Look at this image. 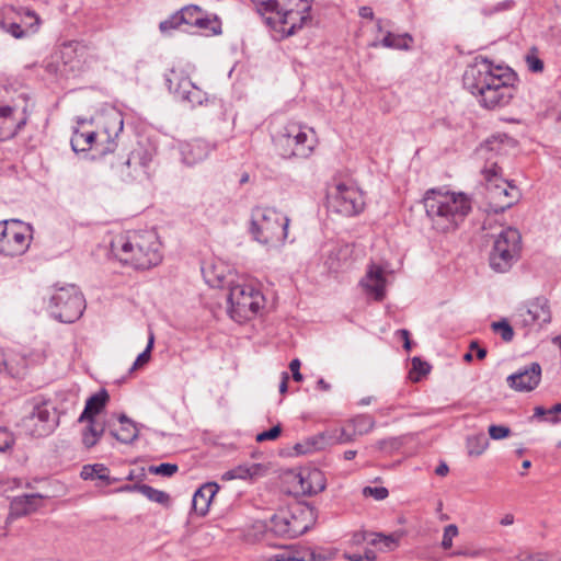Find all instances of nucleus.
I'll use <instances>...</instances> for the list:
<instances>
[{
	"mask_svg": "<svg viewBox=\"0 0 561 561\" xmlns=\"http://www.w3.org/2000/svg\"><path fill=\"white\" fill-rule=\"evenodd\" d=\"M285 560H293V561H321V557L316 554L312 550L304 549L300 551H296L293 556H275V559L271 561H285Z\"/></svg>",
	"mask_w": 561,
	"mask_h": 561,
	"instance_id": "obj_38",
	"label": "nucleus"
},
{
	"mask_svg": "<svg viewBox=\"0 0 561 561\" xmlns=\"http://www.w3.org/2000/svg\"><path fill=\"white\" fill-rule=\"evenodd\" d=\"M313 510L304 504H294L279 510L271 518V530L277 536L289 538L305 534L313 524Z\"/></svg>",
	"mask_w": 561,
	"mask_h": 561,
	"instance_id": "obj_7",
	"label": "nucleus"
},
{
	"mask_svg": "<svg viewBox=\"0 0 561 561\" xmlns=\"http://www.w3.org/2000/svg\"><path fill=\"white\" fill-rule=\"evenodd\" d=\"M264 467L261 463L239 465L222 474V480L230 481L234 479H251L263 472Z\"/></svg>",
	"mask_w": 561,
	"mask_h": 561,
	"instance_id": "obj_29",
	"label": "nucleus"
},
{
	"mask_svg": "<svg viewBox=\"0 0 561 561\" xmlns=\"http://www.w3.org/2000/svg\"><path fill=\"white\" fill-rule=\"evenodd\" d=\"M431 370V366L427 362L422 360L420 357L412 358V368L409 373V378L412 381H419L421 377L427 375Z\"/></svg>",
	"mask_w": 561,
	"mask_h": 561,
	"instance_id": "obj_37",
	"label": "nucleus"
},
{
	"mask_svg": "<svg viewBox=\"0 0 561 561\" xmlns=\"http://www.w3.org/2000/svg\"><path fill=\"white\" fill-rule=\"evenodd\" d=\"M403 340V347L405 351L411 350L410 332L405 329H400L397 332Z\"/></svg>",
	"mask_w": 561,
	"mask_h": 561,
	"instance_id": "obj_55",
	"label": "nucleus"
},
{
	"mask_svg": "<svg viewBox=\"0 0 561 561\" xmlns=\"http://www.w3.org/2000/svg\"><path fill=\"white\" fill-rule=\"evenodd\" d=\"M359 16L363 18V19H370L373 20L374 19V11L370 7H362L359 8Z\"/></svg>",
	"mask_w": 561,
	"mask_h": 561,
	"instance_id": "obj_56",
	"label": "nucleus"
},
{
	"mask_svg": "<svg viewBox=\"0 0 561 561\" xmlns=\"http://www.w3.org/2000/svg\"><path fill=\"white\" fill-rule=\"evenodd\" d=\"M515 73L507 67L495 66L476 57L462 77L463 87L478 99L481 106L494 110L507 105L514 96Z\"/></svg>",
	"mask_w": 561,
	"mask_h": 561,
	"instance_id": "obj_1",
	"label": "nucleus"
},
{
	"mask_svg": "<svg viewBox=\"0 0 561 561\" xmlns=\"http://www.w3.org/2000/svg\"><path fill=\"white\" fill-rule=\"evenodd\" d=\"M489 435L492 439L499 440L510 436L511 430L504 425H490L489 426Z\"/></svg>",
	"mask_w": 561,
	"mask_h": 561,
	"instance_id": "obj_50",
	"label": "nucleus"
},
{
	"mask_svg": "<svg viewBox=\"0 0 561 561\" xmlns=\"http://www.w3.org/2000/svg\"><path fill=\"white\" fill-rule=\"evenodd\" d=\"M289 219L270 207H255L251 213L250 232L254 240L266 245L283 243L287 238Z\"/></svg>",
	"mask_w": 561,
	"mask_h": 561,
	"instance_id": "obj_6",
	"label": "nucleus"
},
{
	"mask_svg": "<svg viewBox=\"0 0 561 561\" xmlns=\"http://www.w3.org/2000/svg\"><path fill=\"white\" fill-rule=\"evenodd\" d=\"M525 61L531 72H541L543 70V61L539 58L537 47H531L525 56Z\"/></svg>",
	"mask_w": 561,
	"mask_h": 561,
	"instance_id": "obj_39",
	"label": "nucleus"
},
{
	"mask_svg": "<svg viewBox=\"0 0 561 561\" xmlns=\"http://www.w3.org/2000/svg\"><path fill=\"white\" fill-rule=\"evenodd\" d=\"M329 192L328 202L333 211L347 217L363 211L365 207L364 195L355 185L337 183Z\"/></svg>",
	"mask_w": 561,
	"mask_h": 561,
	"instance_id": "obj_11",
	"label": "nucleus"
},
{
	"mask_svg": "<svg viewBox=\"0 0 561 561\" xmlns=\"http://www.w3.org/2000/svg\"><path fill=\"white\" fill-rule=\"evenodd\" d=\"M264 296L250 284H236L230 287L228 302L229 312L237 321L253 318L264 306Z\"/></svg>",
	"mask_w": 561,
	"mask_h": 561,
	"instance_id": "obj_10",
	"label": "nucleus"
},
{
	"mask_svg": "<svg viewBox=\"0 0 561 561\" xmlns=\"http://www.w3.org/2000/svg\"><path fill=\"white\" fill-rule=\"evenodd\" d=\"M181 14V19L183 24H187L191 26H195V24L201 23L203 11L197 5H187L179 11Z\"/></svg>",
	"mask_w": 561,
	"mask_h": 561,
	"instance_id": "obj_36",
	"label": "nucleus"
},
{
	"mask_svg": "<svg viewBox=\"0 0 561 561\" xmlns=\"http://www.w3.org/2000/svg\"><path fill=\"white\" fill-rule=\"evenodd\" d=\"M523 322L525 325H542L551 321V310L547 298L536 297L527 304L525 314H523Z\"/></svg>",
	"mask_w": 561,
	"mask_h": 561,
	"instance_id": "obj_21",
	"label": "nucleus"
},
{
	"mask_svg": "<svg viewBox=\"0 0 561 561\" xmlns=\"http://www.w3.org/2000/svg\"><path fill=\"white\" fill-rule=\"evenodd\" d=\"M134 489L139 491L144 496H146L148 500L152 502L162 505H169L170 503V495L164 491L153 489L152 486L147 484L135 485Z\"/></svg>",
	"mask_w": 561,
	"mask_h": 561,
	"instance_id": "obj_32",
	"label": "nucleus"
},
{
	"mask_svg": "<svg viewBox=\"0 0 561 561\" xmlns=\"http://www.w3.org/2000/svg\"><path fill=\"white\" fill-rule=\"evenodd\" d=\"M153 342H154V335H153L152 332H150L147 347H146V350L142 353H140L137 356L136 360L134 362V364L131 366V370H135V369H138V368L142 367L144 365H146L150 360V353H151V350L153 347Z\"/></svg>",
	"mask_w": 561,
	"mask_h": 561,
	"instance_id": "obj_41",
	"label": "nucleus"
},
{
	"mask_svg": "<svg viewBox=\"0 0 561 561\" xmlns=\"http://www.w3.org/2000/svg\"><path fill=\"white\" fill-rule=\"evenodd\" d=\"M121 113L112 112L102 115L101 126L98 130L76 129L71 137V147L76 152H85L94 149L100 156L113 152L116 149V138L123 130Z\"/></svg>",
	"mask_w": 561,
	"mask_h": 561,
	"instance_id": "obj_5",
	"label": "nucleus"
},
{
	"mask_svg": "<svg viewBox=\"0 0 561 561\" xmlns=\"http://www.w3.org/2000/svg\"><path fill=\"white\" fill-rule=\"evenodd\" d=\"M546 414H548V410H546L543 407L538 405L534 409V416L536 417H540Z\"/></svg>",
	"mask_w": 561,
	"mask_h": 561,
	"instance_id": "obj_62",
	"label": "nucleus"
},
{
	"mask_svg": "<svg viewBox=\"0 0 561 561\" xmlns=\"http://www.w3.org/2000/svg\"><path fill=\"white\" fill-rule=\"evenodd\" d=\"M183 24L180 12L174 13L169 19L160 22L159 28L162 33H169Z\"/></svg>",
	"mask_w": 561,
	"mask_h": 561,
	"instance_id": "obj_45",
	"label": "nucleus"
},
{
	"mask_svg": "<svg viewBox=\"0 0 561 561\" xmlns=\"http://www.w3.org/2000/svg\"><path fill=\"white\" fill-rule=\"evenodd\" d=\"M522 252V236L515 228L503 229L495 238L489 255L490 267L505 273L517 263Z\"/></svg>",
	"mask_w": 561,
	"mask_h": 561,
	"instance_id": "obj_8",
	"label": "nucleus"
},
{
	"mask_svg": "<svg viewBox=\"0 0 561 561\" xmlns=\"http://www.w3.org/2000/svg\"><path fill=\"white\" fill-rule=\"evenodd\" d=\"M87 426L82 431V444L85 448L94 447L101 439L105 425L98 422L96 419H87Z\"/></svg>",
	"mask_w": 561,
	"mask_h": 561,
	"instance_id": "obj_28",
	"label": "nucleus"
},
{
	"mask_svg": "<svg viewBox=\"0 0 561 561\" xmlns=\"http://www.w3.org/2000/svg\"><path fill=\"white\" fill-rule=\"evenodd\" d=\"M28 227L20 220L0 222V252L8 256L23 254L30 245Z\"/></svg>",
	"mask_w": 561,
	"mask_h": 561,
	"instance_id": "obj_15",
	"label": "nucleus"
},
{
	"mask_svg": "<svg viewBox=\"0 0 561 561\" xmlns=\"http://www.w3.org/2000/svg\"><path fill=\"white\" fill-rule=\"evenodd\" d=\"M561 413V402L554 404L551 409L548 410V414H560Z\"/></svg>",
	"mask_w": 561,
	"mask_h": 561,
	"instance_id": "obj_64",
	"label": "nucleus"
},
{
	"mask_svg": "<svg viewBox=\"0 0 561 561\" xmlns=\"http://www.w3.org/2000/svg\"><path fill=\"white\" fill-rule=\"evenodd\" d=\"M541 380V366L534 362L507 377V385L519 392L533 391Z\"/></svg>",
	"mask_w": 561,
	"mask_h": 561,
	"instance_id": "obj_19",
	"label": "nucleus"
},
{
	"mask_svg": "<svg viewBox=\"0 0 561 561\" xmlns=\"http://www.w3.org/2000/svg\"><path fill=\"white\" fill-rule=\"evenodd\" d=\"M84 309V297L75 285L56 288L50 297V313L60 322L72 323L77 321L82 316Z\"/></svg>",
	"mask_w": 561,
	"mask_h": 561,
	"instance_id": "obj_9",
	"label": "nucleus"
},
{
	"mask_svg": "<svg viewBox=\"0 0 561 561\" xmlns=\"http://www.w3.org/2000/svg\"><path fill=\"white\" fill-rule=\"evenodd\" d=\"M107 401L108 393L105 390H101L91 396L87 400L84 410L79 416L78 422L84 423L87 419H95L96 415L105 408Z\"/></svg>",
	"mask_w": 561,
	"mask_h": 561,
	"instance_id": "obj_27",
	"label": "nucleus"
},
{
	"mask_svg": "<svg viewBox=\"0 0 561 561\" xmlns=\"http://www.w3.org/2000/svg\"><path fill=\"white\" fill-rule=\"evenodd\" d=\"M111 249L121 263L135 270H149L162 261L161 243L152 230L127 231L112 241Z\"/></svg>",
	"mask_w": 561,
	"mask_h": 561,
	"instance_id": "obj_3",
	"label": "nucleus"
},
{
	"mask_svg": "<svg viewBox=\"0 0 561 561\" xmlns=\"http://www.w3.org/2000/svg\"><path fill=\"white\" fill-rule=\"evenodd\" d=\"M219 491L216 482L204 483L193 495V510L201 516H204L210 506L214 496Z\"/></svg>",
	"mask_w": 561,
	"mask_h": 561,
	"instance_id": "obj_25",
	"label": "nucleus"
},
{
	"mask_svg": "<svg viewBox=\"0 0 561 561\" xmlns=\"http://www.w3.org/2000/svg\"><path fill=\"white\" fill-rule=\"evenodd\" d=\"M354 440V433L352 432L351 426H348V422H346V424L342 427L330 428L308 438L305 443L307 447L302 451L309 453L322 450L331 445L346 444Z\"/></svg>",
	"mask_w": 561,
	"mask_h": 561,
	"instance_id": "obj_17",
	"label": "nucleus"
},
{
	"mask_svg": "<svg viewBox=\"0 0 561 561\" xmlns=\"http://www.w3.org/2000/svg\"><path fill=\"white\" fill-rule=\"evenodd\" d=\"M514 523V516L512 514H506L501 520L500 524L502 526H510Z\"/></svg>",
	"mask_w": 561,
	"mask_h": 561,
	"instance_id": "obj_61",
	"label": "nucleus"
},
{
	"mask_svg": "<svg viewBox=\"0 0 561 561\" xmlns=\"http://www.w3.org/2000/svg\"><path fill=\"white\" fill-rule=\"evenodd\" d=\"M2 27L15 38H22L25 34L24 30L18 23H2Z\"/></svg>",
	"mask_w": 561,
	"mask_h": 561,
	"instance_id": "obj_52",
	"label": "nucleus"
},
{
	"mask_svg": "<svg viewBox=\"0 0 561 561\" xmlns=\"http://www.w3.org/2000/svg\"><path fill=\"white\" fill-rule=\"evenodd\" d=\"M458 527L455 524H450L444 528L442 547L447 550L453 547V539L458 536Z\"/></svg>",
	"mask_w": 561,
	"mask_h": 561,
	"instance_id": "obj_47",
	"label": "nucleus"
},
{
	"mask_svg": "<svg viewBox=\"0 0 561 561\" xmlns=\"http://www.w3.org/2000/svg\"><path fill=\"white\" fill-rule=\"evenodd\" d=\"M73 51H75L73 44L72 43H68V44L64 45V48L61 50V55H62V57H65L66 55H68L70 53H73Z\"/></svg>",
	"mask_w": 561,
	"mask_h": 561,
	"instance_id": "obj_63",
	"label": "nucleus"
},
{
	"mask_svg": "<svg viewBox=\"0 0 561 561\" xmlns=\"http://www.w3.org/2000/svg\"><path fill=\"white\" fill-rule=\"evenodd\" d=\"M290 371L293 374V378L295 381H301L302 375L300 373V360L298 358H295L289 364Z\"/></svg>",
	"mask_w": 561,
	"mask_h": 561,
	"instance_id": "obj_53",
	"label": "nucleus"
},
{
	"mask_svg": "<svg viewBox=\"0 0 561 561\" xmlns=\"http://www.w3.org/2000/svg\"><path fill=\"white\" fill-rule=\"evenodd\" d=\"M164 81L170 92L192 106L203 105L208 101V93L193 83L182 71L169 70L164 75Z\"/></svg>",
	"mask_w": 561,
	"mask_h": 561,
	"instance_id": "obj_16",
	"label": "nucleus"
},
{
	"mask_svg": "<svg viewBox=\"0 0 561 561\" xmlns=\"http://www.w3.org/2000/svg\"><path fill=\"white\" fill-rule=\"evenodd\" d=\"M252 2L255 4L256 11L262 15L268 12H276L277 15L280 14L278 0H252Z\"/></svg>",
	"mask_w": 561,
	"mask_h": 561,
	"instance_id": "obj_42",
	"label": "nucleus"
},
{
	"mask_svg": "<svg viewBox=\"0 0 561 561\" xmlns=\"http://www.w3.org/2000/svg\"><path fill=\"white\" fill-rule=\"evenodd\" d=\"M371 545H382L385 550H392L397 546V539L393 536H385L382 534H374V538L370 539Z\"/></svg>",
	"mask_w": 561,
	"mask_h": 561,
	"instance_id": "obj_46",
	"label": "nucleus"
},
{
	"mask_svg": "<svg viewBox=\"0 0 561 561\" xmlns=\"http://www.w3.org/2000/svg\"><path fill=\"white\" fill-rule=\"evenodd\" d=\"M214 147L204 139H194L182 146L181 152L186 164H195L206 159Z\"/></svg>",
	"mask_w": 561,
	"mask_h": 561,
	"instance_id": "obj_24",
	"label": "nucleus"
},
{
	"mask_svg": "<svg viewBox=\"0 0 561 561\" xmlns=\"http://www.w3.org/2000/svg\"><path fill=\"white\" fill-rule=\"evenodd\" d=\"M503 149V140L500 137H492L477 150V154L485 160L481 173L485 182L489 209L495 214L512 207L520 196L518 187L502 176L499 161L493 159Z\"/></svg>",
	"mask_w": 561,
	"mask_h": 561,
	"instance_id": "obj_2",
	"label": "nucleus"
},
{
	"mask_svg": "<svg viewBox=\"0 0 561 561\" xmlns=\"http://www.w3.org/2000/svg\"><path fill=\"white\" fill-rule=\"evenodd\" d=\"M282 433L280 425H275L268 431H264L256 435V442H265V440H273L276 439Z\"/></svg>",
	"mask_w": 561,
	"mask_h": 561,
	"instance_id": "obj_51",
	"label": "nucleus"
},
{
	"mask_svg": "<svg viewBox=\"0 0 561 561\" xmlns=\"http://www.w3.org/2000/svg\"><path fill=\"white\" fill-rule=\"evenodd\" d=\"M470 351H476V356L479 359H484L486 356V350L484 347H480L478 342L472 341L470 343Z\"/></svg>",
	"mask_w": 561,
	"mask_h": 561,
	"instance_id": "obj_54",
	"label": "nucleus"
},
{
	"mask_svg": "<svg viewBox=\"0 0 561 561\" xmlns=\"http://www.w3.org/2000/svg\"><path fill=\"white\" fill-rule=\"evenodd\" d=\"M0 371H7L11 376L18 375V371H15L11 366H9L5 359H3L2 363L0 364Z\"/></svg>",
	"mask_w": 561,
	"mask_h": 561,
	"instance_id": "obj_58",
	"label": "nucleus"
},
{
	"mask_svg": "<svg viewBox=\"0 0 561 561\" xmlns=\"http://www.w3.org/2000/svg\"><path fill=\"white\" fill-rule=\"evenodd\" d=\"M411 41L412 38L409 34L396 35L387 32L381 41V45L387 48L407 49Z\"/></svg>",
	"mask_w": 561,
	"mask_h": 561,
	"instance_id": "obj_35",
	"label": "nucleus"
},
{
	"mask_svg": "<svg viewBox=\"0 0 561 561\" xmlns=\"http://www.w3.org/2000/svg\"><path fill=\"white\" fill-rule=\"evenodd\" d=\"M59 425L56 407L49 401H42L33 407L32 413L23 421V426L34 437H45Z\"/></svg>",
	"mask_w": 561,
	"mask_h": 561,
	"instance_id": "obj_14",
	"label": "nucleus"
},
{
	"mask_svg": "<svg viewBox=\"0 0 561 561\" xmlns=\"http://www.w3.org/2000/svg\"><path fill=\"white\" fill-rule=\"evenodd\" d=\"M179 470L178 465L175 463H160L158 466H151L149 468V472L153 474H160L163 477H172L174 473H176Z\"/></svg>",
	"mask_w": 561,
	"mask_h": 561,
	"instance_id": "obj_43",
	"label": "nucleus"
},
{
	"mask_svg": "<svg viewBox=\"0 0 561 561\" xmlns=\"http://www.w3.org/2000/svg\"><path fill=\"white\" fill-rule=\"evenodd\" d=\"M448 472L449 468L445 462H440L435 469V473L440 477H445Z\"/></svg>",
	"mask_w": 561,
	"mask_h": 561,
	"instance_id": "obj_57",
	"label": "nucleus"
},
{
	"mask_svg": "<svg viewBox=\"0 0 561 561\" xmlns=\"http://www.w3.org/2000/svg\"><path fill=\"white\" fill-rule=\"evenodd\" d=\"M352 253L353 248L350 244L336 245L330 251L325 265L335 273L347 268L352 264Z\"/></svg>",
	"mask_w": 561,
	"mask_h": 561,
	"instance_id": "obj_26",
	"label": "nucleus"
},
{
	"mask_svg": "<svg viewBox=\"0 0 561 561\" xmlns=\"http://www.w3.org/2000/svg\"><path fill=\"white\" fill-rule=\"evenodd\" d=\"M278 141L280 146L286 147L283 152L285 157L308 158L317 146L313 129H306L295 124L285 127Z\"/></svg>",
	"mask_w": 561,
	"mask_h": 561,
	"instance_id": "obj_12",
	"label": "nucleus"
},
{
	"mask_svg": "<svg viewBox=\"0 0 561 561\" xmlns=\"http://www.w3.org/2000/svg\"><path fill=\"white\" fill-rule=\"evenodd\" d=\"M0 100V140L14 137L26 124L25 106H21V92Z\"/></svg>",
	"mask_w": 561,
	"mask_h": 561,
	"instance_id": "obj_13",
	"label": "nucleus"
},
{
	"mask_svg": "<svg viewBox=\"0 0 561 561\" xmlns=\"http://www.w3.org/2000/svg\"><path fill=\"white\" fill-rule=\"evenodd\" d=\"M492 330L499 333L504 342H511L514 337V330L507 320L493 322L491 324Z\"/></svg>",
	"mask_w": 561,
	"mask_h": 561,
	"instance_id": "obj_40",
	"label": "nucleus"
},
{
	"mask_svg": "<svg viewBox=\"0 0 561 561\" xmlns=\"http://www.w3.org/2000/svg\"><path fill=\"white\" fill-rule=\"evenodd\" d=\"M300 490L304 494L313 495L325 489L324 473L319 469H307L298 474Z\"/></svg>",
	"mask_w": 561,
	"mask_h": 561,
	"instance_id": "obj_23",
	"label": "nucleus"
},
{
	"mask_svg": "<svg viewBox=\"0 0 561 561\" xmlns=\"http://www.w3.org/2000/svg\"><path fill=\"white\" fill-rule=\"evenodd\" d=\"M288 379H289L288 374L287 373H283L282 382L279 385V392L280 393H285L287 391Z\"/></svg>",
	"mask_w": 561,
	"mask_h": 561,
	"instance_id": "obj_59",
	"label": "nucleus"
},
{
	"mask_svg": "<svg viewBox=\"0 0 561 561\" xmlns=\"http://www.w3.org/2000/svg\"><path fill=\"white\" fill-rule=\"evenodd\" d=\"M45 496L39 493L15 496L10 503L8 520L20 518L36 512Z\"/></svg>",
	"mask_w": 561,
	"mask_h": 561,
	"instance_id": "obj_22",
	"label": "nucleus"
},
{
	"mask_svg": "<svg viewBox=\"0 0 561 561\" xmlns=\"http://www.w3.org/2000/svg\"><path fill=\"white\" fill-rule=\"evenodd\" d=\"M14 440V435L7 427H0V451L12 448Z\"/></svg>",
	"mask_w": 561,
	"mask_h": 561,
	"instance_id": "obj_49",
	"label": "nucleus"
},
{
	"mask_svg": "<svg viewBox=\"0 0 561 561\" xmlns=\"http://www.w3.org/2000/svg\"><path fill=\"white\" fill-rule=\"evenodd\" d=\"M309 11L310 4L307 0H298L297 9L284 7L279 14V32L285 36L294 35L310 19Z\"/></svg>",
	"mask_w": 561,
	"mask_h": 561,
	"instance_id": "obj_18",
	"label": "nucleus"
},
{
	"mask_svg": "<svg viewBox=\"0 0 561 561\" xmlns=\"http://www.w3.org/2000/svg\"><path fill=\"white\" fill-rule=\"evenodd\" d=\"M363 494L364 496H373L377 501H382L388 497L389 491L385 486H365Z\"/></svg>",
	"mask_w": 561,
	"mask_h": 561,
	"instance_id": "obj_48",
	"label": "nucleus"
},
{
	"mask_svg": "<svg viewBox=\"0 0 561 561\" xmlns=\"http://www.w3.org/2000/svg\"><path fill=\"white\" fill-rule=\"evenodd\" d=\"M355 438L369 433L375 426V420L368 415H357L347 421Z\"/></svg>",
	"mask_w": 561,
	"mask_h": 561,
	"instance_id": "obj_31",
	"label": "nucleus"
},
{
	"mask_svg": "<svg viewBox=\"0 0 561 561\" xmlns=\"http://www.w3.org/2000/svg\"><path fill=\"white\" fill-rule=\"evenodd\" d=\"M317 388L321 391H329L331 386L322 378L317 381Z\"/></svg>",
	"mask_w": 561,
	"mask_h": 561,
	"instance_id": "obj_60",
	"label": "nucleus"
},
{
	"mask_svg": "<svg viewBox=\"0 0 561 561\" xmlns=\"http://www.w3.org/2000/svg\"><path fill=\"white\" fill-rule=\"evenodd\" d=\"M196 27L205 31H209L211 34L216 35L221 32L220 23L217 19H210L203 13L202 21L198 24H195Z\"/></svg>",
	"mask_w": 561,
	"mask_h": 561,
	"instance_id": "obj_44",
	"label": "nucleus"
},
{
	"mask_svg": "<svg viewBox=\"0 0 561 561\" xmlns=\"http://www.w3.org/2000/svg\"><path fill=\"white\" fill-rule=\"evenodd\" d=\"M360 286L367 295L373 296L377 301H381L386 295V278L382 267L371 263L360 280Z\"/></svg>",
	"mask_w": 561,
	"mask_h": 561,
	"instance_id": "obj_20",
	"label": "nucleus"
},
{
	"mask_svg": "<svg viewBox=\"0 0 561 561\" xmlns=\"http://www.w3.org/2000/svg\"><path fill=\"white\" fill-rule=\"evenodd\" d=\"M426 216L438 232L456 230L471 211V201L463 193L432 188L423 198Z\"/></svg>",
	"mask_w": 561,
	"mask_h": 561,
	"instance_id": "obj_4",
	"label": "nucleus"
},
{
	"mask_svg": "<svg viewBox=\"0 0 561 561\" xmlns=\"http://www.w3.org/2000/svg\"><path fill=\"white\" fill-rule=\"evenodd\" d=\"M121 428L116 432H112V435L121 443L130 444L138 437L137 425L129 420L125 414L118 416Z\"/></svg>",
	"mask_w": 561,
	"mask_h": 561,
	"instance_id": "obj_30",
	"label": "nucleus"
},
{
	"mask_svg": "<svg viewBox=\"0 0 561 561\" xmlns=\"http://www.w3.org/2000/svg\"><path fill=\"white\" fill-rule=\"evenodd\" d=\"M489 442L483 433L467 438V449L470 456H480L488 448Z\"/></svg>",
	"mask_w": 561,
	"mask_h": 561,
	"instance_id": "obj_34",
	"label": "nucleus"
},
{
	"mask_svg": "<svg viewBox=\"0 0 561 561\" xmlns=\"http://www.w3.org/2000/svg\"><path fill=\"white\" fill-rule=\"evenodd\" d=\"M81 478L84 480L100 479L108 482V469L102 463L85 465L81 470Z\"/></svg>",
	"mask_w": 561,
	"mask_h": 561,
	"instance_id": "obj_33",
	"label": "nucleus"
}]
</instances>
